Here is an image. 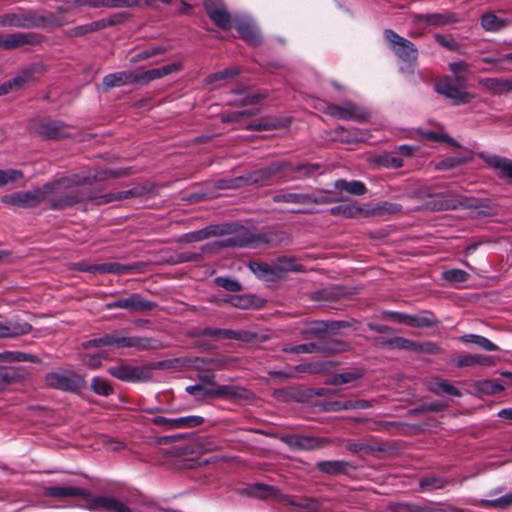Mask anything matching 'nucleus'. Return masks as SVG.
<instances>
[{
  "instance_id": "nucleus-42",
  "label": "nucleus",
  "mask_w": 512,
  "mask_h": 512,
  "mask_svg": "<svg viewBox=\"0 0 512 512\" xmlns=\"http://www.w3.org/2000/svg\"><path fill=\"white\" fill-rule=\"evenodd\" d=\"M305 205L308 204H317V205H325L332 204L336 202L344 201L345 198L342 196H333L331 191H319L314 194H306L305 193Z\"/></svg>"
},
{
  "instance_id": "nucleus-61",
  "label": "nucleus",
  "mask_w": 512,
  "mask_h": 512,
  "mask_svg": "<svg viewBox=\"0 0 512 512\" xmlns=\"http://www.w3.org/2000/svg\"><path fill=\"white\" fill-rule=\"evenodd\" d=\"M435 41L443 46L444 48L448 49L449 51L462 53L461 52V44L457 42L452 36L448 35H442V34H436L435 35Z\"/></svg>"
},
{
  "instance_id": "nucleus-43",
  "label": "nucleus",
  "mask_w": 512,
  "mask_h": 512,
  "mask_svg": "<svg viewBox=\"0 0 512 512\" xmlns=\"http://www.w3.org/2000/svg\"><path fill=\"white\" fill-rule=\"evenodd\" d=\"M78 356L83 365L94 370L102 366V360L108 359L109 354L107 351L92 353L89 350H83L79 352Z\"/></svg>"
},
{
  "instance_id": "nucleus-24",
  "label": "nucleus",
  "mask_w": 512,
  "mask_h": 512,
  "mask_svg": "<svg viewBox=\"0 0 512 512\" xmlns=\"http://www.w3.org/2000/svg\"><path fill=\"white\" fill-rule=\"evenodd\" d=\"M37 26L36 17L31 12L19 11L0 15V27L32 28Z\"/></svg>"
},
{
  "instance_id": "nucleus-1",
  "label": "nucleus",
  "mask_w": 512,
  "mask_h": 512,
  "mask_svg": "<svg viewBox=\"0 0 512 512\" xmlns=\"http://www.w3.org/2000/svg\"><path fill=\"white\" fill-rule=\"evenodd\" d=\"M87 179H81L80 174H73L69 177H62L45 183L41 192L44 194V201H49L52 210H66L78 204L93 202L96 204L97 195L84 188H77L86 185Z\"/></svg>"
},
{
  "instance_id": "nucleus-58",
  "label": "nucleus",
  "mask_w": 512,
  "mask_h": 512,
  "mask_svg": "<svg viewBox=\"0 0 512 512\" xmlns=\"http://www.w3.org/2000/svg\"><path fill=\"white\" fill-rule=\"evenodd\" d=\"M482 507L507 509L512 506V491L493 500H482Z\"/></svg>"
},
{
  "instance_id": "nucleus-17",
  "label": "nucleus",
  "mask_w": 512,
  "mask_h": 512,
  "mask_svg": "<svg viewBox=\"0 0 512 512\" xmlns=\"http://www.w3.org/2000/svg\"><path fill=\"white\" fill-rule=\"evenodd\" d=\"M117 348H135L139 351L155 350L160 347V342L148 337H118L110 334V346Z\"/></svg>"
},
{
  "instance_id": "nucleus-10",
  "label": "nucleus",
  "mask_w": 512,
  "mask_h": 512,
  "mask_svg": "<svg viewBox=\"0 0 512 512\" xmlns=\"http://www.w3.org/2000/svg\"><path fill=\"white\" fill-rule=\"evenodd\" d=\"M155 365L150 366H133L128 364H119L110 367L108 373L125 382H143L152 378V370Z\"/></svg>"
},
{
  "instance_id": "nucleus-37",
  "label": "nucleus",
  "mask_w": 512,
  "mask_h": 512,
  "mask_svg": "<svg viewBox=\"0 0 512 512\" xmlns=\"http://www.w3.org/2000/svg\"><path fill=\"white\" fill-rule=\"evenodd\" d=\"M481 27L487 32H498L509 25V20L498 17L494 12L488 11L481 16Z\"/></svg>"
},
{
  "instance_id": "nucleus-13",
  "label": "nucleus",
  "mask_w": 512,
  "mask_h": 512,
  "mask_svg": "<svg viewBox=\"0 0 512 512\" xmlns=\"http://www.w3.org/2000/svg\"><path fill=\"white\" fill-rule=\"evenodd\" d=\"M43 195L41 188L26 192H14L12 194L3 195L1 202L7 206L29 209L37 207L44 202Z\"/></svg>"
},
{
  "instance_id": "nucleus-15",
  "label": "nucleus",
  "mask_w": 512,
  "mask_h": 512,
  "mask_svg": "<svg viewBox=\"0 0 512 512\" xmlns=\"http://www.w3.org/2000/svg\"><path fill=\"white\" fill-rule=\"evenodd\" d=\"M281 441L292 449L311 451L322 449L331 444L328 438L311 437L305 435H285Z\"/></svg>"
},
{
  "instance_id": "nucleus-56",
  "label": "nucleus",
  "mask_w": 512,
  "mask_h": 512,
  "mask_svg": "<svg viewBox=\"0 0 512 512\" xmlns=\"http://www.w3.org/2000/svg\"><path fill=\"white\" fill-rule=\"evenodd\" d=\"M133 197V193L131 190L120 191L116 193H107L103 195H98L96 198V205H103L114 201H122L125 199H131Z\"/></svg>"
},
{
  "instance_id": "nucleus-60",
  "label": "nucleus",
  "mask_w": 512,
  "mask_h": 512,
  "mask_svg": "<svg viewBox=\"0 0 512 512\" xmlns=\"http://www.w3.org/2000/svg\"><path fill=\"white\" fill-rule=\"evenodd\" d=\"M335 133L342 143H353L363 140L358 129L347 131L344 127H338L336 128Z\"/></svg>"
},
{
  "instance_id": "nucleus-39",
  "label": "nucleus",
  "mask_w": 512,
  "mask_h": 512,
  "mask_svg": "<svg viewBox=\"0 0 512 512\" xmlns=\"http://www.w3.org/2000/svg\"><path fill=\"white\" fill-rule=\"evenodd\" d=\"M334 188L338 192H347L351 195L361 196L367 192L366 185L358 180L347 181L344 179H338L334 182Z\"/></svg>"
},
{
  "instance_id": "nucleus-31",
  "label": "nucleus",
  "mask_w": 512,
  "mask_h": 512,
  "mask_svg": "<svg viewBox=\"0 0 512 512\" xmlns=\"http://www.w3.org/2000/svg\"><path fill=\"white\" fill-rule=\"evenodd\" d=\"M316 469L327 475L349 474L355 467L343 460L319 461L315 465Z\"/></svg>"
},
{
  "instance_id": "nucleus-64",
  "label": "nucleus",
  "mask_w": 512,
  "mask_h": 512,
  "mask_svg": "<svg viewBox=\"0 0 512 512\" xmlns=\"http://www.w3.org/2000/svg\"><path fill=\"white\" fill-rule=\"evenodd\" d=\"M415 341L403 338V337H394L387 341V345L394 349L415 351Z\"/></svg>"
},
{
  "instance_id": "nucleus-46",
  "label": "nucleus",
  "mask_w": 512,
  "mask_h": 512,
  "mask_svg": "<svg viewBox=\"0 0 512 512\" xmlns=\"http://www.w3.org/2000/svg\"><path fill=\"white\" fill-rule=\"evenodd\" d=\"M249 494L259 499L278 498L279 490L271 485L256 483L249 488Z\"/></svg>"
},
{
  "instance_id": "nucleus-55",
  "label": "nucleus",
  "mask_w": 512,
  "mask_h": 512,
  "mask_svg": "<svg viewBox=\"0 0 512 512\" xmlns=\"http://www.w3.org/2000/svg\"><path fill=\"white\" fill-rule=\"evenodd\" d=\"M452 482L453 480L429 476L422 478L419 484L422 489L437 490L444 489L447 485L451 484Z\"/></svg>"
},
{
  "instance_id": "nucleus-7",
  "label": "nucleus",
  "mask_w": 512,
  "mask_h": 512,
  "mask_svg": "<svg viewBox=\"0 0 512 512\" xmlns=\"http://www.w3.org/2000/svg\"><path fill=\"white\" fill-rule=\"evenodd\" d=\"M287 167V163L285 162H275L271 165L257 169L250 173H247L245 176H241L234 181V187H240L243 185H258L265 186L269 185L272 182V179L282 172Z\"/></svg>"
},
{
  "instance_id": "nucleus-12",
  "label": "nucleus",
  "mask_w": 512,
  "mask_h": 512,
  "mask_svg": "<svg viewBox=\"0 0 512 512\" xmlns=\"http://www.w3.org/2000/svg\"><path fill=\"white\" fill-rule=\"evenodd\" d=\"M203 5L208 17L218 28L228 31L234 26V19L222 0H204Z\"/></svg>"
},
{
  "instance_id": "nucleus-6",
  "label": "nucleus",
  "mask_w": 512,
  "mask_h": 512,
  "mask_svg": "<svg viewBox=\"0 0 512 512\" xmlns=\"http://www.w3.org/2000/svg\"><path fill=\"white\" fill-rule=\"evenodd\" d=\"M202 337H211L213 339H233L239 341H251L254 334L248 331H236L231 329L211 328L194 329V347L202 350L210 349L211 346L201 342Z\"/></svg>"
},
{
  "instance_id": "nucleus-45",
  "label": "nucleus",
  "mask_w": 512,
  "mask_h": 512,
  "mask_svg": "<svg viewBox=\"0 0 512 512\" xmlns=\"http://www.w3.org/2000/svg\"><path fill=\"white\" fill-rule=\"evenodd\" d=\"M0 361L2 362H31L40 363L41 359L30 353L18 352V351H6L0 353Z\"/></svg>"
},
{
  "instance_id": "nucleus-50",
  "label": "nucleus",
  "mask_w": 512,
  "mask_h": 512,
  "mask_svg": "<svg viewBox=\"0 0 512 512\" xmlns=\"http://www.w3.org/2000/svg\"><path fill=\"white\" fill-rule=\"evenodd\" d=\"M363 377L361 369H353L351 371L335 374L328 383L331 385H343L356 381Z\"/></svg>"
},
{
  "instance_id": "nucleus-49",
  "label": "nucleus",
  "mask_w": 512,
  "mask_h": 512,
  "mask_svg": "<svg viewBox=\"0 0 512 512\" xmlns=\"http://www.w3.org/2000/svg\"><path fill=\"white\" fill-rule=\"evenodd\" d=\"M460 341L462 343L468 344L473 343L485 351H497L499 348L497 345H495L493 342H491L489 339H487L484 336L477 335V334H466L460 337Z\"/></svg>"
},
{
  "instance_id": "nucleus-21",
  "label": "nucleus",
  "mask_w": 512,
  "mask_h": 512,
  "mask_svg": "<svg viewBox=\"0 0 512 512\" xmlns=\"http://www.w3.org/2000/svg\"><path fill=\"white\" fill-rule=\"evenodd\" d=\"M89 504L86 506L91 511L104 512H132L123 502L114 497L98 496L87 499Z\"/></svg>"
},
{
  "instance_id": "nucleus-20",
  "label": "nucleus",
  "mask_w": 512,
  "mask_h": 512,
  "mask_svg": "<svg viewBox=\"0 0 512 512\" xmlns=\"http://www.w3.org/2000/svg\"><path fill=\"white\" fill-rule=\"evenodd\" d=\"M348 349V345L341 341H335L332 343V346H324L320 347L315 343H306L300 344L291 347H284L283 351L287 353L294 354H302V353H315V352H324L327 354H335L339 352L346 351Z\"/></svg>"
},
{
  "instance_id": "nucleus-26",
  "label": "nucleus",
  "mask_w": 512,
  "mask_h": 512,
  "mask_svg": "<svg viewBox=\"0 0 512 512\" xmlns=\"http://www.w3.org/2000/svg\"><path fill=\"white\" fill-rule=\"evenodd\" d=\"M43 41L40 34L34 32L28 33H12L5 35V50H13L26 46H35Z\"/></svg>"
},
{
  "instance_id": "nucleus-30",
  "label": "nucleus",
  "mask_w": 512,
  "mask_h": 512,
  "mask_svg": "<svg viewBox=\"0 0 512 512\" xmlns=\"http://www.w3.org/2000/svg\"><path fill=\"white\" fill-rule=\"evenodd\" d=\"M131 174L130 168L120 169H95L89 171L87 175L82 176L81 179H87L86 184L105 181L109 178H122Z\"/></svg>"
},
{
  "instance_id": "nucleus-54",
  "label": "nucleus",
  "mask_w": 512,
  "mask_h": 512,
  "mask_svg": "<svg viewBox=\"0 0 512 512\" xmlns=\"http://www.w3.org/2000/svg\"><path fill=\"white\" fill-rule=\"evenodd\" d=\"M90 387L94 393L101 395V396L107 397L114 393V389L111 386V384L108 382V380H106L105 378L99 377V376L94 377L91 380Z\"/></svg>"
},
{
  "instance_id": "nucleus-5",
  "label": "nucleus",
  "mask_w": 512,
  "mask_h": 512,
  "mask_svg": "<svg viewBox=\"0 0 512 512\" xmlns=\"http://www.w3.org/2000/svg\"><path fill=\"white\" fill-rule=\"evenodd\" d=\"M465 89L466 85L457 83L451 76H444L435 83V91L456 106L468 104L474 99V95Z\"/></svg>"
},
{
  "instance_id": "nucleus-19",
  "label": "nucleus",
  "mask_w": 512,
  "mask_h": 512,
  "mask_svg": "<svg viewBox=\"0 0 512 512\" xmlns=\"http://www.w3.org/2000/svg\"><path fill=\"white\" fill-rule=\"evenodd\" d=\"M413 22L416 24H424L425 26L442 27L457 23L459 17L453 12L431 13V14H414Z\"/></svg>"
},
{
  "instance_id": "nucleus-16",
  "label": "nucleus",
  "mask_w": 512,
  "mask_h": 512,
  "mask_svg": "<svg viewBox=\"0 0 512 512\" xmlns=\"http://www.w3.org/2000/svg\"><path fill=\"white\" fill-rule=\"evenodd\" d=\"M30 129L46 139H61L69 135L67 127L60 121L42 119L34 122Z\"/></svg>"
},
{
  "instance_id": "nucleus-2",
  "label": "nucleus",
  "mask_w": 512,
  "mask_h": 512,
  "mask_svg": "<svg viewBox=\"0 0 512 512\" xmlns=\"http://www.w3.org/2000/svg\"><path fill=\"white\" fill-rule=\"evenodd\" d=\"M202 366H207L208 370L199 371L194 378V402L245 397L246 389L234 385H220L215 381L213 370L219 368L218 360L194 358V369L199 370Z\"/></svg>"
},
{
  "instance_id": "nucleus-27",
  "label": "nucleus",
  "mask_w": 512,
  "mask_h": 512,
  "mask_svg": "<svg viewBox=\"0 0 512 512\" xmlns=\"http://www.w3.org/2000/svg\"><path fill=\"white\" fill-rule=\"evenodd\" d=\"M44 495L56 499H65L71 497H82L83 499H90L91 492L87 489H83L75 486H51L44 489Z\"/></svg>"
},
{
  "instance_id": "nucleus-52",
  "label": "nucleus",
  "mask_w": 512,
  "mask_h": 512,
  "mask_svg": "<svg viewBox=\"0 0 512 512\" xmlns=\"http://www.w3.org/2000/svg\"><path fill=\"white\" fill-rule=\"evenodd\" d=\"M278 270L279 276L281 277L283 273L292 271V272H299L302 271L301 265H299L295 258L288 257V256H282L279 257L275 264H274Z\"/></svg>"
},
{
  "instance_id": "nucleus-44",
  "label": "nucleus",
  "mask_w": 512,
  "mask_h": 512,
  "mask_svg": "<svg viewBox=\"0 0 512 512\" xmlns=\"http://www.w3.org/2000/svg\"><path fill=\"white\" fill-rule=\"evenodd\" d=\"M305 193H295L282 189L272 196L274 203H290L305 205Z\"/></svg>"
},
{
  "instance_id": "nucleus-14",
  "label": "nucleus",
  "mask_w": 512,
  "mask_h": 512,
  "mask_svg": "<svg viewBox=\"0 0 512 512\" xmlns=\"http://www.w3.org/2000/svg\"><path fill=\"white\" fill-rule=\"evenodd\" d=\"M106 309H125L129 312L151 311L157 307V303L144 299L139 293H133L127 298H120L106 303Z\"/></svg>"
},
{
  "instance_id": "nucleus-53",
  "label": "nucleus",
  "mask_w": 512,
  "mask_h": 512,
  "mask_svg": "<svg viewBox=\"0 0 512 512\" xmlns=\"http://www.w3.org/2000/svg\"><path fill=\"white\" fill-rule=\"evenodd\" d=\"M341 327V323H328L325 321H314L310 323L307 328L303 331L304 334L320 335L327 332L329 329H335Z\"/></svg>"
},
{
  "instance_id": "nucleus-33",
  "label": "nucleus",
  "mask_w": 512,
  "mask_h": 512,
  "mask_svg": "<svg viewBox=\"0 0 512 512\" xmlns=\"http://www.w3.org/2000/svg\"><path fill=\"white\" fill-rule=\"evenodd\" d=\"M179 69L180 65L173 63L160 68L150 69L141 73H136V82L145 85L153 80L160 79L173 72L179 71Z\"/></svg>"
},
{
  "instance_id": "nucleus-23",
  "label": "nucleus",
  "mask_w": 512,
  "mask_h": 512,
  "mask_svg": "<svg viewBox=\"0 0 512 512\" xmlns=\"http://www.w3.org/2000/svg\"><path fill=\"white\" fill-rule=\"evenodd\" d=\"M30 376L27 368L23 366H1L0 367V391L14 384L27 380Z\"/></svg>"
},
{
  "instance_id": "nucleus-36",
  "label": "nucleus",
  "mask_w": 512,
  "mask_h": 512,
  "mask_svg": "<svg viewBox=\"0 0 512 512\" xmlns=\"http://www.w3.org/2000/svg\"><path fill=\"white\" fill-rule=\"evenodd\" d=\"M237 32L240 37L249 42L252 45H259L262 41V37L259 29L252 22H239L236 24Z\"/></svg>"
},
{
  "instance_id": "nucleus-34",
  "label": "nucleus",
  "mask_w": 512,
  "mask_h": 512,
  "mask_svg": "<svg viewBox=\"0 0 512 512\" xmlns=\"http://www.w3.org/2000/svg\"><path fill=\"white\" fill-rule=\"evenodd\" d=\"M115 23L116 22L112 19H101L88 24L70 28L69 30H67L66 34L69 37H82L89 33L102 30L109 26H113Z\"/></svg>"
},
{
  "instance_id": "nucleus-9",
  "label": "nucleus",
  "mask_w": 512,
  "mask_h": 512,
  "mask_svg": "<svg viewBox=\"0 0 512 512\" xmlns=\"http://www.w3.org/2000/svg\"><path fill=\"white\" fill-rule=\"evenodd\" d=\"M425 208L430 211L455 210L469 207L468 199L456 192L445 191L434 194L425 201Z\"/></svg>"
},
{
  "instance_id": "nucleus-47",
  "label": "nucleus",
  "mask_w": 512,
  "mask_h": 512,
  "mask_svg": "<svg viewBox=\"0 0 512 512\" xmlns=\"http://www.w3.org/2000/svg\"><path fill=\"white\" fill-rule=\"evenodd\" d=\"M333 216H341L345 218H357L364 215V207L355 205H338L329 210Z\"/></svg>"
},
{
  "instance_id": "nucleus-59",
  "label": "nucleus",
  "mask_w": 512,
  "mask_h": 512,
  "mask_svg": "<svg viewBox=\"0 0 512 512\" xmlns=\"http://www.w3.org/2000/svg\"><path fill=\"white\" fill-rule=\"evenodd\" d=\"M166 51L167 49L164 46H151L135 54L130 61L132 63H138L156 55L163 54Z\"/></svg>"
},
{
  "instance_id": "nucleus-3",
  "label": "nucleus",
  "mask_w": 512,
  "mask_h": 512,
  "mask_svg": "<svg viewBox=\"0 0 512 512\" xmlns=\"http://www.w3.org/2000/svg\"><path fill=\"white\" fill-rule=\"evenodd\" d=\"M278 243V236L276 233H259L254 234L249 229L240 227L236 229L232 234L223 239L219 245L226 247H257L260 244H272Z\"/></svg>"
},
{
  "instance_id": "nucleus-41",
  "label": "nucleus",
  "mask_w": 512,
  "mask_h": 512,
  "mask_svg": "<svg viewBox=\"0 0 512 512\" xmlns=\"http://www.w3.org/2000/svg\"><path fill=\"white\" fill-rule=\"evenodd\" d=\"M402 206L398 203L381 202L373 206L371 209L364 208L365 216H387L401 212Z\"/></svg>"
},
{
  "instance_id": "nucleus-40",
  "label": "nucleus",
  "mask_w": 512,
  "mask_h": 512,
  "mask_svg": "<svg viewBox=\"0 0 512 512\" xmlns=\"http://www.w3.org/2000/svg\"><path fill=\"white\" fill-rule=\"evenodd\" d=\"M428 390L437 396L444 394L461 397L462 393L447 380H433L428 383Z\"/></svg>"
},
{
  "instance_id": "nucleus-48",
  "label": "nucleus",
  "mask_w": 512,
  "mask_h": 512,
  "mask_svg": "<svg viewBox=\"0 0 512 512\" xmlns=\"http://www.w3.org/2000/svg\"><path fill=\"white\" fill-rule=\"evenodd\" d=\"M449 70L452 72L453 76L451 77L457 83L461 85L467 84L466 75L470 71V65L465 61H456L449 63Z\"/></svg>"
},
{
  "instance_id": "nucleus-11",
  "label": "nucleus",
  "mask_w": 512,
  "mask_h": 512,
  "mask_svg": "<svg viewBox=\"0 0 512 512\" xmlns=\"http://www.w3.org/2000/svg\"><path fill=\"white\" fill-rule=\"evenodd\" d=\"M384 38L399 59L404 62H414L417 60L418 50L410 40L398 35L391 29L384 31Z\"/></svg>"
},
{
  "instance_id": "nucleus-62",
  "label": "nucleus",
  "mask_w": 512,
  "mask_h": 512,
  "mask_svg": "<svg viewBox=\"0 0 512 512\" xmlns=\"http://www.w3.org/2000/svg\"><path fill=\"white\" fill-rule=\"evenodd\" d=\"M214 283L230 292H239L242 290L240 282L231 277H216Z\"/></svg>"
},
{
  "instance_id": "nucleus-18",
  "label": "nucleus",
  "mask_w": 512,
  "mask_h": 512,
  "mask_svg": "<svg viewBox=\"0 0 512 512\" xmlns=\"http://www.w3.org/2000/svg\"><path fill=\"white\" fill-rule=\"evenodd\" d=\"M390 315L394 317L397 322L416 328H430L439 324V321L430 312H424L417 315L391 312Z\"/></svg>"
},
{
  "instance_id": "nucleus-35",
  "label": "nucleus",
  "mask_w": 512,
  "mask_h": 512,
  "mask_svg": "<svg viewBox=\"0 0 512 512\" xmlns=\"http://www.w3.org/2000/svg\"><path fill=\"white\" fill-rule=\"evenodd\" d=\"M452 362L458 368L471 367L476 365L491 366L492 358L482 354H466L453 358Z\"/></svg>"
},
{
  "instance_id": "nucleus-8",
  "label": "nucleus",
  "mask_w": 512,
  "mask_h": 512,
  "mask_svg": "<svg viewBox=\"0 0 512 512\" xmlns=\"http://www.w3.org/2000/svg\"><path fill=\"white\" fill-rule=\"evenodd\" d=\"M323 111L331 117L358 123L367 122L370 117L366 109L351 101H345L342 104H327Z\"/></svg>"
},
{
  "instance_id": "nucleus-63",
  "label": "nucleus",
  "mask_w": 512,
  "mask_h": 512,
  "mask_svg": "<svg viewBox=\"0 0 512 512\" xmlns=\"http://www.w3.org/2000/svg\"><path fill=\"white\" fill-rule=\"evenodd\" d=\"M442 278L450 283H461L469 278V274L461 269H450L442 272Z\"/></svg>"
},
{
  "instance_id": "nucleus-57",
  "label": "nucleus",
  "mask_w": 512,
  "mask_h": 512,
  "mask_svg": "<svg viewBox=\"0 0 512 512\" xmlns=\"http://www.w3.org/2000/svg\"><path fill=\"white\" fill-rule=\"evenodd\" d=\"M37 68L35 66L28 67L21 71L18 75H16L13 79H11L12 85L16 90L23 88L28 82H30L34 74L36 73Z\"/></svg>"
},
{
  "instance_id": "nucleus-25",
  "label": "nucleus",
  "mask_w": 512,
  "mask_h": 512,
  "mask_svg": "<svg viewBox=\"0 0 512 512\" xmlns=\"http://www.w3.org/2000/svg\"><path fill=\"white\" fill-rule=\"evenodd\" d=\"M146 264L144 262H135L131 264H120L116 262H107L97 264L98 273L100 274H137L144 272Z\"/></svg>"
},
{
  "instance_id": "nucleus-28",
  "label": "nucleus",
  "mask_w": 512,
  "mask_h": 512,
  "mask_svg": "<svg viewBox=\"0 0 512 512\" xmlns=\"http://www.w3.org/2000/svg\"><path fill=\"white\" fill-rule=\"evenodd\" d=\"M479 85L494 96L512 92V78H482Z\"/></svg>"
},
{
  "instance_id": "nucleus-29",
  "label": "nucleus",
  "mask_w": 512,
  "mask_h": 512,
  "mask_svg": "<svg viewBox=\"0 0 512 512\" xmlns=\"http://www.w3.org/2000/svg\"><path fill=\"white\" fill-rule=\"evenodd\" d=\"M32 331V326L21 320H7L0 322V338H15L26 335Z\"/></svg>"
},
{
  "instance_id": "nucleus-22",
  "label": "nucleus",
  "mask_w": 512,
  "mask_h": 512,
  "mask_svg": "<svg viewBox=\"0 0 512 512\" xmlns=\"http://www.w3.org/2000/svg\"><path fill=\"white\" fill-rule=\"evenodd\" d=\"M479 157L492 169L497 171L501 179L512 182V159L500 157L495 154L481 152Z\"/></svg>"
},
{
  "instance_id": "nucleus-51",
  "label": "nucleus",
  "mask_w": 512,
  "mask_h": 512,
  "mask_svg": "<svg viewBox=\"0 0 512 512\" xmlns=\"http://www.w3.org/2000/svg\"><path fill=\"white\" fill-rule=\"evenodd\" d=\"M376 163L387 169H398L403 166V159L395 153L385 152L375 159Z\"/></svg>"
},
{
  "instance_id": "nucleus-4",
  "label": "nucleus",
  "mask_w": 512,
  "mask_h": 512,
  "mask_svg": "<svg viewBox=\"0 0 512 512\" xmlns=\"http://www.w3.org/2000/svg\"><path fill=\"white\" fill-rule=\"evenodd\" d=\"M44 383L47 387L70 393H78L86 387V379L74 371L48 372L44 377Z\"/></svg>"
},
{
  "instance_id": "nucleus-38",
  "label": "nucleus",
  "mask_w": 512,
  "mask_h": 512,
  "mask_svg": "<svg viewBox=\"0 0 512 512\" xmlns=\"http://www.w3.org/2000/svg\"><path fill=\"white\" fill-rule=\"evenodd\" d=\"M248 266L250 270L260 279L269 281L280 278L278 270L274 264L269 265L267 263L252 261L248 264Z\"/></svg>"
},
{
  "instance_id": "nucleus-32",
  "label": "nucleus",
  "mask_w": 512,
  "mask_h": 512,
  "mask_svg": "<svg viewBox=\"0 0 512 512\" xmlns=\"http://www.w3.org/2000/svg\"><path fill=\"white\" fill-rule=\"evenodd\" d=\"M136 82V72L134 71H121L111 73L103 78L102 84L105 90H109L115 87H121L124 85L134 84Z\"/></svg>"
}]
</instances>
